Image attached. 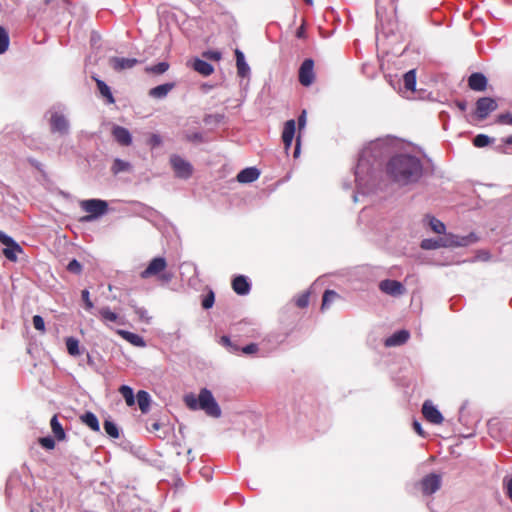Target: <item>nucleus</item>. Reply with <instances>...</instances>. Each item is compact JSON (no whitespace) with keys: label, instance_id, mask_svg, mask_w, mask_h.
Masks as SVG:
<instances>
[{"label":"nucleus","instance_id":"1","mask_svg":"<svg viewBox=\"0 0 512 512\" xmlns=\"http://www.w3.org/2000/svg\"><path fill=\"white\" fill-rule=\"evenodd\" d=\"M389 177L399 185L417 182L423 172L421 161L411 155L399 154L392 157L386 167Z\"/></svg>","mask_w":512,"mask_h":512},{"label":"nucleus","instance_id":"2","mask_svg":"<svg viewBox=\"0 0 512 512\" xmlns=\"http://www.w3.org/2000/svg\"><path fill=\"white\" fill-rule=\"evenodd\" d=\"M184 402L192 410L201 409L208 416L218 418L221 416V409L214 399L210 390L203 388L200 390L198 398L193 394L184 397Z\"/></svg>","mask_w":512,"mask_h":512},{"label":"nucleus","instance_id":"3","mask_svg":"<svg viewBox=\"0 0 512 512\" xmlns=\"http://www.w3.org/2000/svg\"><path fill=\"white\" fill-rule=\"evenodd\" d=\"M166 268V259L164 257H155L149 262L146 269L140 273V277L142 279L157 277L160 281L169 282L172 275L166 272Z\"/></svg>","mask_w":512,"mask_h":512},{"label":"nucleus","instance_id":"4","mask_svg":"<svg viewBox=\"0 0 512 512\" xmlns=\"http://www.w3.org/2000/svg\"><path fill=\"white\" fill-rule=\"evenodd\" d=\"M80 206L82 210L89 214L87 216H84L81 219L82 221H91L105 214L108 210L107 202L100 199L83 200L81 201Z\"/></svg>","mask_w":512,"mask_h":512},{"label":"nucleus","instance_id":"5","mask_svg":"<svg viewBox=\"0 0 512 512\" xmlns=\"http://www.w3.org/2000/svg\"><path fill=\"white\" fill-rule=\"evenodd\" d=\"M497 108L498 103L494 98L481 97L476 101L474 116L476 120L483 121Z\"/></svg>","mask_w":512,"mask_h":512},{"label":"nucleus","instance_id":"6","mask_svg":"<svg viewBox=\"0 0 512 512\" xmlns=\"http://www.w3.org/2000/svg\"><path fill=\"white\" fill-rule=\"evenodd\" d=\"M170 163L175 175L178 178L188 179L189 177H191L193 173V167L188 161H186L179 155L174 154L170 157Z\"/></svg>","mask_w":512,"mask_h":512},{"label":"nucleus","instance_id":"7","mask_svg":"<svg viewBox=\"0 0 512 512\" xmlns=\"http://www.w3.org/2000/svg\"><path fill=\"white\" fill-rule=\"evenodd\" d=\"M299 82L301 85L308 87L313 84L315 80L314 61L312 59H305L299 68L298 74Z\"/></svg>","mask_w":512,"mask_h":512},{"label":"nucleus","instance_id":"8","mask_svg":"<svg viewBox=\"0 0 512 512\" xmlns=\"http://www.w3.org/2000/svg\"><path fill=\"white\" fill-rule=\"evenodd\" d=\"M220 344L225 346L231 353H238L239 351H242L244 354L250 355L257 353L259 350L258 345L255 343H250L240 349L239 346L234 344L228 336H222L220 338Z\"/></svg>","mask_w":512,"mask_h":512},{"label":"nucleus","instance_id":"9","mask_svg":"<svg viewBox=\"0 0 512 512\" xmlns=\"http://www.w3.org/2000/svg\"><path fill=\"white\" fill-rule=\"evenodd\" d=\"M379 289L383 293L391 295V296H400V295H403L406 291L405 287L403 286V284L401 282H399L397 280H390V279L382 280L379 283Z\"/></svg>","mask_w":512,"mask_h":512},{"label":"nucleus","instance_id":"10","mask_svg":"<svg viewBox=\"0 0 512 512\" xmlns=\"http://www.w3.org/2000/svg\"><path fill=\"white\" fill-rule=\"evenodd\" d=\"M50 127L53 133L64 135L68 133L69 123L63 114L54 112L50 117Z\"/></svg>","mask_w":512,"mask_h":512},{"label":"nucleus","instance_id":"11","mask_svg":"<svg viewBox=\"0 0 512 512\" xmlns=\"http://www.w3.org/2000/svg\"><path fill=\"white\" fill-rule=\"evenodd\" d=\"M441 486V478L437 474H429L421 481V489L425 495L435 493Z\"/></svg>","mask_w":512,"mask_h":512},{"label":"nucleus","instance_id":"12","mask_svg":"<svg viewBox=\"0 0 512 512\" xmlns=\"http://www.w3.org/2000/svg\"><path fill=\"white\" fill-rule=\"evenodd\" d=\"M422 413L425 419L433 424H441L443 422L442 414L430 401L424 402Z\"/></svg>","mask_w":512,"mask_h":512},{"label":"nucleus","instance_id":"13","mask_svg":"<svg viewBox=\"0 0 512 512\" xmlns=\"http://www.w3.org/2000/svg\"><path fill=\"white\" fill-rule=\"evenodd\" d=\"M111 134L114 140L121 146H130L132 144L131 133L123 126L114 125Z\"/></svg>","mask_w":512,"mask_h":512},{"label":"nucleus","instance_id":"14","mask_svg":"<svg viewBox=\"0 0 512 512\" xmlns=\"http://www.w3.org/2000/svg\"><path fill=\"white\" fill-rule=\"evenodd\" d=\"M139 61L136 58L111 57L109 59L110 67L116 72L133 68Z\"/></svg>","mask_w":512,"mask_h":512},{"label":"nucleus","instance_id":"15","mask_svg":"<svg viewBox=\"0 0 512 512\" xmlns=\"http://www.w3.org/2000/svg\"><path fill=\"white\" fill-rule=\"evenodd\" d=\"M488 85V80L483 73L474 72L468 77V87L477 92L485 91Z\"/></svg>","mask_w":512,"mask_h":512},{"label":"nucleus","instance_id":"16","mask_svg":"<svg viewBox=\"0 0 512 512\" xmlns=\"http://www.w3.org/2000/svg\"><path fill=\"white\" fill-rule=\"evenodd\" d=\"M296 131V122L293 119H290L285 122L283 131H282V141L284 144V148L288 151L292 145L293 138L295 136Z\"/></svg>","mask_w":512,"mask_h":512},{"label":"nucleus","instance_id":"17","mask_svg":"<svg viewBox=\"0 0 512 512\" xmlns=\"http://www.w3.org/2000/svg\"><path fill=\"white\" fill-rule=\"evenodd\" d=\"M232 289L238 295H247L250 292L251 285L245 276L238 275L232 280Z\"/></svg>","mask_w":512,"mask_h":512},{"label":"nucleus","instance_id":"18","mask_svg":"<svg viewBox=\"0 0 512 512\" xmlns=\"http://www.w3.org/2000/svg\"><path fill=\"white\" fill-rule=\"evenodd\" d=\"M98 316L105 325L109 322L124 324L122 318L107 306L98 309Z\"/></svg>","mask_w":512,"mask_h":512},{"label":"nucleus","instance_id":"19","mask_svg":"<svg viewBox=\"0 0 512 512\" xmlns=\"http://www.w3.org/2000/svg\"><path fill=\"white\" fill-rule=\"evenodd\" d=\"M410 334L407 330H399L385 340L386 347L400 346L407 342Z\"/></svg>","mask_w":512,"mask_h":512},{"label":"nucleus","instance_id":"20","mask_svg":"<svg viewBox=\"0 0 512 512\" xmlns=\"http://www.w3.org/2000/svg\"><path fill=\"white\" fill-rule=\"evenodd\" d=\"M259 171L255 167L245 168L237 175V181L240 183H251L259 178Z\"/></svg>","mask_w":512,"mask_h":512},{"label":"nucleus","instance_id":"21","mask_svg":"<svg viewBox=\"0 0 512 512\" xmlns=\"http://www.w3.org/2000/svg\"><path fill=\"white\" fill-rule=\"evenodd\" d=\"M116 333L119 336H121L124 340H126L127 342L132 344L133 346H136V347H145L146 346L144 339L138 334L132 333L130 331L122 330V329H118L116 331Z\"/></svg>","mask_w":512,"mask_h":512},{"label":"nucleus","instance_id":"22","mask_svg":"<svg viewBox=\"0 0 512 512\" xmlns=\"http://www.w3.org/2000/svg\"><path fill=\"white\" fill-rule=\"evenodd\" d=\"M234 54H235V58H236L237 74L240 77L244 78L249 74L250 68H249L248 64L246 63L244 54L241 50L236 48L234 51Z\"/></svg>","mask_w":512,"mask_h":512},{"label":"nucleus","instance_id":"23","mask_svg":"<svg viewBox=\"0 0 512 512\" xmlns=\"http://www.w3.org/2000/svg\"><path fill=\"white\" fill-rule=\"evenodd\" d=\"M80 420L83 424L88 426L94 432H100V424L96 415L92 412H85L80 416Z\"/></svg>","mask_w":512,"mask_h":512},{"label":"nucleus","instance_id":"24","mask_svg":"<svg viewBox=\"0 0 512 512\" xmlns=\"http://www.w3.org/2000/svg\"><path fill=\"white\" fill-rule=\"evenodd\" d=\"M174 83H165L158 85L149 91V95L153 98L161 99L167 96V94L174 88Z\"/></svg>","mask_w":512,"mask_h":512},{"label":"nucleus","instance_id":"25","mask_svg":"<svg viewBox=\"0 0 512 512\" xmlns=\"http://www.w3.org/2000/svg\"><path fill=\"white\" fill-rule=\"evenodd\" d=\"M193 69L203 76H209L214 72V67L201 59L194 60Z\"/></svg>","mask_w":512,"mask_h":512},{"label":"nucleus","instance_id":"26","mask_svg":"<svg viewBox=\"0 0 512 512\" xmlns=\"http://www.w3.org/2000/svg\"><path fill=\"white\" fill-rule=\"evenodd\" d=\"M340 295L334 290H326L322 297L321 311H325L330 308L331 304L339 300Z\"/></svg>","mask_w":512,"mask_h":512},{"label":"nucleus","instance_id":"27","mask_svg":"<svg viewBox=\"0 0 512 512\" xmlns=\"http://www.w3.org/2000/svg\"><path fill=\"white\" fill-rule=\"evenodd\" d=\"M23 253L22 247L15 241L11 246L5 247L3 249L4 256L12 262H16L18 259V254Z\"/></svg>","mask_w":512,"mask_h":512},{"label":"nucleus","instance_id":"28","mask_svg":"<svg viewBox=\"0 0 512 512\" xmlns=\"http://www.w3.org/2000/svg\"><path fill=\"white\" fill-rule=\"evenodd\" d=\"M95 80H96L97 88H98L101 96L106 99L108 104H114L115 99L110 90V87L104 81H102L100 79H95Z\"/></svg>","mask_w":512,"mask_h":512},{"label":"nucleus","instance_id":"29","mask_svg":"<svg viewBox=\"0 0 512 512\" xmlns=\"http://www.w3.org/2000/svg\"><path fill=\"white\" fill-rule=\"evenodd\" d=\"M150 395L144 390H140L137 393V403L142 413H147L150 407Z\"/></svg>","mask_w":512,"mask_h":512},{"label":"nucleus","instance_id":"30","mask_svg":"<svg viewBox=\"0 0 512 512\" xmlns=\"http://www.w3.org/2000/svg\"><path fill=\"white\" fill-rule=\"evenodd\" d=\"M50 426H51L52 432L57 440L62 441L65 439V436H66L65 431H64L61 423L59 422L57 415H54L51 418Z\"/></svg>","mask_w":512,"mask_h":512},{"label":"nucleus","instance_id":"31","mask_svg":"<svg viewBox=\"0 0 512 512\" xmlns=\"http://www.w3.org/2000/svg\"><path fill=\"white\" fill-rule=\"evenodd\" d=\"M131 168L132 166L129 162L116 158L111 166V172L117 175L121 172H128Z\"/></svg>","mask_w":512,"mask_h":512},{"label":"nucleus","instance_id":"32","mask_svg":"<svg viewBox=\"0 0 512 512\" xmlns=\"http://www.w3.org/2000/svg\"><path fill=\"white\" fill-rule=\"evenodd\" d=\"M119 392L125 399L126 404L128 406H133L135 404V397H134V393H133V390L131 387H129L127 385H122L119 388Z\"/></svg>","mask_w":512,"mask_h":512},{"label":"nucleus","instance_id":"33","mask_svg":"<svg viewBox=\"0 0 512 512\" xmlns=\"http://www.w3.org/2000/svg\"><path fill=\"white\" fill-rule=\"evenodd\" d=\"M66 348H67L68 353L71 356H78V355H80L78 339H76L74 337H68L66 339Z\"/></svg>","mask_w":512,"mask_h":512},{"label":"nucleus","instance_id":"34","mask_svg":"<svg viewBox=\"0 0 512 512\" xmlns=\"http://www.w3.org/2000/svg\"><path fill=\"white\" fill-rule=\"evenodd\" d=\"M448 244L443 241V239L440 240H434V239H424L421 242V248L430 250V249H436L439 247H445Z\"/></svg>","mask_w":512,"mask_h":512},{"label":"nucleus","instance_id":"35","mask_svg":"<svg viewBox=\"0 0 512 512\" xmlns=\"http://www.w3.org/2000/svg\"><path fill=\"white\" fill-rule=\"evenodd\" d=\"M169 69V64L167 62H160L156 65L148 66L145 68V72L155 75H160L165 73Z\"/></svg>","mask_w":512,"mask_h":512},{"label":"nucleus","instance_id":"36","mask_svg":"<svg viewBox=\"0 0 512 512\" xmlns=\"http://www.w3.org/2000/svg\"><path fill=\"white\" fill-rule=\"evenodd\" d=\"M404 86L407 90L414 91L416 86L415 70H410L404 74Z\"/></svg>","mask_w":512,"mask_h":512},{"label":"nucleus","instance_id":"37","mask_svg":"<svg viewBox=\"0 0 512 512\" xmlns=\"http://www.w3.org/2000/svg\"><path fill=\"white\" fill-rule=\"evenodd\" d=\"M104 430L111 438H119V429L112 421L106 420L104 422Z\"/></svg>","mask_w":512,"mask_h":512},{"label":"nucleus","instance_id":"38","mask_svg":"<svg viewBox=\"0 0 512 512\" xmlns=\"http://www.w3.org/2000/svg\"><path fill=\"white\" fill-rule=\"evenodd\" d=\"M215 302V294L212 289H209L207 294L203 296L201 305L203 309H210L213 307Z\"/></svg>","mask_w":512,"mask_h":512},{"label":"nucleus","instance_id":"39","mask_svg":"<svg viewBox=\"0 0 512 512\" xmlns=\"http://www.w3.org/2000/svg\"><path fill=\"white\" fill-rule=\"evenodd\" d=\"M493 141L490 137L485 134H478L473 139V145L478 148L487 146Z\"/></svg>","mask_w":512,"mask_h":512},{"label":"nucleus","instance_id":"40","mask_svg":"<svg viewBox=\"0 0 512 512\" xmlns=\"http://www.w3.org/2000/svg\"><path fill=\"white\" fill-rule=\"evenodd\" d=\"M9 46V36L7 31L0 26V54L7 51Z\"/></svg>","mask_w":512,"mask_h":512},{"label":"nucleus","instance_id":"41","mask_svg":"<svg viewBox=\"0 0 512 512\" xmlns=\"http://www.w3.org/2000/svg\"><path fill=\"white\" fill-rule=\"evenodd\" d=\"M431 229L437 234H443L445 232V225L442 221L435 217H431L429 221Z\"/></svg>","mask_w":512,"mask_h":512},{"label":"nucleus","instance_id":"42","mask_svg":"<svg viewBox=\"0 0 512 512\" xmlns=\"http://www.w3.org/2000/svg\"><path fill=\"white\" fill-rule=\"evenodd\" d=\"M309 298H310L309 292H304V293L300 294L295 300L296 306L299 308H306L309 304Z\"/></svg>","mask_w":512,"mask_h":512},{"label":"nucleus","instance_id":"43","mask_svg":"<svg viewBox=\"0 0 512 512\" xmlns=\"http://www.w3.org/2000/svg\"><path fill=\"white\" fill-rule=\"evenodd\" d=\"M495 122L497 124H501V125H511L512 126V114L509 112L499 114L496 117Z\"/></svg>","mask_w":512,"mask_h":512},{"label":"nucleus","instance_id":"44","mask_svg":"<svg viewBox=\"0 0 512 512\" xmlns=\"http://www.w3.org/2000/svg\"><path fill=\"white\" fill-rule=\"evenodd\" d=\"M67 270L74 274H80L82 271V265L76 259H73L67 265Z\"/></svg>","mask_w":512,"mask_h":512},{"label":"nucleus","instance_id":"45","mask_svg":"<svg viewBox=\"0 0 512 512\" xmlns=\"http://www.w3.org/2000/svg\"><path fill=\"white\" fill-rule=\"evenodd\" d=\"M33 326L36 330L40 331L41 333L45 332V322L40 315L33 316Z\"/></svg>","mask_w":512,"mask_h":512},{"label":"nucleus","instance_id":"46","mask_svg":"<svg viewBox=\"0 0 512 512\" xmlns=\"http://www.w3.org/2000/svg\"><path fill=\"white\" fill-rule=\"evenodd\" d=\"M135 313L138 315L139 319L143 322L149 323L150 317L148 316L147 310L143 307L133 306Z\"/></svg>","mask_w":512,"mask_h":512},{"label":"nucleus","instance_id":"47","mask_svg":"<svg viewBox=\"0 0 512 512\" xmlns=\"http://www.w3.org/2000/svg\"><path fill=\"white\" fill-rule=\"evenodd\" d=\"M81 296H82V300L84 302V305H85V309L90 311L91 309H93L94 307V304L93 302L90 300V297H89V291L87 289H84L82 290L81 292Z\"/></svg>","mask_w":512,"mask_h":512},{"label":"nucleus","instance_id":"48","mask_svg":"<svg viewBox=\"0 0 512 512\" xmlns=\"http://www.w3.org/2000/svg\"><path fill=\"white\" fill-rule=\"evenodd\" d=\"M39 443L45 449L51 450L55 447V440L51 437H42L39 439Z\"/></svg>","mask_w":512,"mask_h":512},{"label":"nucleus","instance_id":"49","mask_svg":"<svg viewBox=\"0 0 512 512\" xmlns=\"http://www.w3.org/2000/svg\"><path fill=\"white\" fill-rule=\"evenodd\" d=\"M203 57L213 60V61H219L222 58V54L219 51L210 50L203 53Z\"/></svg>","mask_w":512,"mask_h":512},{"label":"nucleus","instance_id":"50","mask_svg":"<svg viewBox=\"0 0 512 512\" xmlns=\"http://www.w3.org/2000/svg\"><path fill=\"white\" fill-rule=\"evenodd\" d=\"M503 143L504 145H500L498 146V151L501 152V153H504V154H508L510 153L507 149V146L508 145H512V135L506 137L505 139H503Z\"/></svg>","mask_w":512,"mask_h":512},{"label":"nucleus","instance_id":"51","mask_svg":"<svg viewBox=\"0 0 512 512\" xmlns=\"http://www.w3.org/2000/svg\"><path fill=\"white\" fill-rule=\"evenodd\" d=\"M0 242L6 247H9L15 242V240L12 237L5 234L3 231H0Z\"/></svg>","mask_w":512,"mask_h":512},{"label":"nucleus","instance_id":"52","mask_svg":"<svg viewBox=\"0 0 512 512\" xmlns=\"http://www.w3.org/2000/svg\"><path fill=\"white\" fill-rule=\"evenodd\" d=\"M162 143V139L160 137V135L158 134H152L148 140V144L154 148V147H157L159 145H161Z\"/></svg>","mask_w":512,"mask_h":512},{"label":"nucleus","instance_id":"53","mask_svg":"<svg viewBox=\"0 0 512 512\" xmlns=\"http://www.w3.org/2000/svg\"><path fill=\"white\" fill-rule=\"evenodd\" d=\"M185 139L189 142H202L203 141V137H202V134L199 133V132H195V133H192V134H187L185 136Z\"/></svg>","mask_w":512,"mask_h":512},{"label":"nucleus","instance_id":"54","mask_svg":"<svg viewBox=\"0 0 512 512\" xmlns=\"http://www.w3.org/2000/svg\"><path fill=\"white\" fill-rule=\"evenodd\" d=\"M413 429L418 435L425 437V432L422 429V425L417 420L413 421Z\"/></svg>","mask_w":512,"mask_h":512},{"label":"nucleus","instance_id":"55","mask_svg":"<svg viewBox=\"0 0 512 512\" xmlns=\"http://www.w3.org/2000/svg\"><path fill=\"white\" fill-rule=\"evenodd\" d=\"M306 123V111H302L301 115L298 117V125L299 128H303Z\"/></svg>","mask_w":512,"mask_h":512},{"label":"nucleus","instance_id":"56","mask_svg":"<svg viewBox=\"0 0 512 512\" xmlns=\"http://www.w3.org/2000/svg\"><path fill=\"white\" fill-rule=\"evenodd\" d=\"M506 489H507V495L510 498V500L512 501V478L508 481Z\"/></svg>","mask_w":512,"mask_h":512},{"label":"nucleus","instance_id":"57","mask_svg":"<svg viewBox=\"0 0 512 512\" xmlns=\"http://www.w3.org/2000/svg\"><path fill=\"white\" fill-rule=\"evenodd\" d=\"M456 106L462 112H464L466 110V108H467V104H466L465 101H456Z\"/></svg>","mask_w":512,"mask_h":512},{"label":"nucleus","instance_id":"58","mask_svg":"<svg viewBox=\"0 0 512 512\" xmlns=\"http://www.w3.org/2000/svg\"><path fill=\"white\" fill-rule=\"evenodd\" d=\"M160 427H161V424L159 422H154L151 425L150 431H157L160 429Z\"/></svg>","mask_w":512,"mask_h":512},{"label":"nucleus","instance_id":"59","mask_svg":"<svg viewBox=\"0 0 512 512\" xmlns=\"http://www.w3.org/2000/svg\"><path fill=\"white\" fill-rule=\"evenodd\" d=\"M304 36V28L300 27L297 31V37L301 38Z\"/></svg>","mask_w":512,"mask_h":512},{"label":"nucleus","instance_id":"60","mask_svg":"<svg viewBox=\"0 0 512 512\" xmlns=\"http://www.w3.org/2000/svg\"><path fill=\"white\" fill-rule=\"evenodd\" d=\"M31 163H32V164H33L37 169H39V170H40V166H41V164H40L39 162H37V161H35V160H34V161H31Z\"/></svg>","mask_w":512,"mask_h":512},{"label":"nucleus","instance_id":"61","mask_svg":"<svg viewBox=\"0 0 512 512\" xmlns=\"http://www.w3.org/2000/svg\"><path fill=\"white\" fill-rule=\"evenodd\" d=\"M299 139L297 140V145H296V148H295V152H294V155L296 156L298 151H299Z\"/></svg>","mask_w":512,"mask_h":512},{"label":"nucleus","instance_id":"62","mask_svg":"<svg viewBox=\"0 0 512 512\" xmlns=\"http://www.w3.org/2000/svg\"><path fill=\"white\" fill-rule=\"evenodd\" d=\"M308 5H312L313 0H304Z\"/></svg>","mask_w":512,"mask_h":512}]
</instances>
